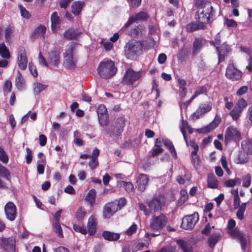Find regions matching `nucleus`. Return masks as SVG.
I'll use <instances>...</instances> for the list:
<instances>
[{
    "mask_svg": "<svg viewBox=\"0 0 252 252\" xmlns=\"http://www.w3.org/2000/svg\"><path fill=\"white\" fill-rule=\"evenodd\" d=\"M117 70L115 63L108 59H105L100 62L97 68L99 75L104 79L113 77L116 74Z\"/></svg>",
    "mask_w": 252,
    "mask_h": 252,
    "instance_id": "obj_1",
    "label": "nucleus"
},
{
    "mask_svg": "<svg viewBox=\"0 0 252 252\" xmlns=\"http://www.w3.org/2000/svg\"><path fill=\"white\" fill-rule=\"evenodd\" d=\"M126 125V119L124 116L116 118L106 128V132L110 137L119 138L124 132Z\"/></svg>",
    "mask_w": 252,
    "mask_h": 252,
    "instance_id": "obj_2",
    "label": "nucleus"
},
{
    "mask_svg": "<svg viewBox=\"0 0 252 252\" xmlns=\"http://www.w3.org/2000/svg\"><path fill=\"white\" fill-rule=\"evenodd\" d=\"M145 72L143 70L135 71L131 68L126 69L123 78L122 83L124 85L131 86L136 85L137 82L140 80L144 75Z\"/></svg>",
    "mask_w": 252,
    "mask_h": 252,
    "instance_id": "obj_3",
    "label": "nucleus"
},
{
    "mask_svg": "<svg viewBox=\"0 0 252 252\" xmlns=\"http://www.w3.org/2000/svg\"><path fill=\"white\" fill-rule=\"evenodd\" d=\"M142 41L132 40L129 41L126 46L125 54L127 59L134 60L138 52L142 50L143 44Z\"/></svg>",
    "mask_w": 252,
    "mask_h": 252,
    "instance_id": "obj_4",
    "label": "nucleus"
},
{
    "mask_svg": "<svg viewBox=\"0 0 252 252\" xmlns=\"http://www.w3.org/2000/svg\"><path fill=\"white\" fill-rule=\"evenodd\" d=\"M75 46V43H70L63 54V63L65 67L67 69H74L76 67L73 59V52Z\"/></svg>",
    "mask_w": 252,
    "mask_h": 252,
    "instance_id": "obj_5",
    "label": "nucleus"
},
{
    "mask_svg": "<svg viewBox=\"0 0 252 252\" xmlns=\"http://www.w3.org/2000/svg\"><path fill=\"white\" fill-rule=\"evenodd\" d=\"M167 220V218L163 214L154 216L150 220L149 228L151 230L159 232L165 226Z\"/></svg>",
    "mask_w": 252,
    "mask_h": 252,
    "instance_id": "obj_6",
    "label": "nucleus"
},
{
    "mask_svg": "<svg viewBox=\"0 0 252 252\" xmlns=\"http://www.w3.org/2000/svg\"><path fill=\"white\" fill-rule=\"evenodd\" d=\"M214 13L213 6L209 4L207 9L203 10L201 12L198 11L196 12L195 19L202 26L201 28H205V24L210 22V19L212 18Z\"/></svg>",
    "mask_w": 252,
    "mask_h": 252,
    "instance_id": "obj_7",
    "label": "nucleus"
},
{
    "mask_svg": "<svg viewBox=\"0 0 252 252\" xmlns=\"http://www.w3.org/2000/svg\"><path fill=\"white\" fill-rule=\"evenodd\" d=\"M225 75L228 79L232 81H236L241 79L243 73L235 67L233 63H230L226 67Z\"/></svg>",
    "mask_w": 252,
    "mask_h": 252,
    "instance_id": "obj_8",
    "label": "nucleus"
},
{
    "mask_svg": "<svg viewBox=\"0 0 252 252\" xmlns=\"http://www.w3.org/2000/svg\"><path fill=\"white\" fill-rule=\"evenodd\" d=\"M199 220L198 213L195 212L192 215L187 216L182 219L181 227L186 230H191Z\"/></svg>",
    "mask_w": 252,
    "mask_h": 252,
    "instance_id": "obj_9",
    "label": "nucleus"
},
{
    "mask_svg": "<svg viewBox=\"0 0 252 252\" xmlns=\"http://www.w3.org/2000/svg\"><path fill=\"white\" fill-rule=\"evenodd\" d=\"M229 234L233 239L239 240L242 249L245 251L247 245V242L249 240L248 236H246L237 228H234L230 231Z\"/></svg>",
    "mask_w": 252,
    "mask_h": 252,
    "instance_id": "obj_10",
    "label": "nucleus"
},
{
    "mask_svg": "<svg viewBox=\"0 0 252 252\" xmlns=\"http://www.w3.org/2000/svg\"><path fill=\"white\" fill-rule=\"evenodd\" d=\"M221 122L220 117L216 114L212 122L206 126L196 129V131L199 133H208L216 128Z\"/></svg>",
    "mask_w": 252,
    "mask_h": 252,
    "instance_id": "obj_11",
    "label": "nucleus"
},
{
    "mask_svg": "<svg viewBox=\"0 0 252 252\" xmlns=\"http://www.w3.org/2000/svg\"><path fill=\"white\" fill-rule=\"evenodd\" d=\"M164 198L161 195H158L154 197L151 201L148 203V205L151 210L154 212L161 210L163 204H164Z\"/></svg>",
    "mask_w": 252,
    "mask_h": 252,
    "instance_id": "obj_12",
    "label": "nucleus"
},
{
    "mask_svg": "<svg viewBox=\"0 0 252 252\" xmlns=\"http://www.w3.org/2000/svg\"><path fill=\"white\" fill-rule=\"evenodd\" d=\"M18 64L19 67L23 70L26 69L28 63V59L26 55L25 48L21 46L18 48Z\"/></svg>",
    "mask_w": 252,
    "mask_h": 252,
    "instance_id": "obj_13",
    "label": "nucleus"
},
{
    "mask_svg": "<svg viewBox=\"0 0 252 252\" xmlns=\"http://www.w3.org/2000/svg\"><path fill=\"white\" fill-rule=\"evenodd\" d=\"M148 18L149 15L147 12L141 11L136 13L135 16H130L123 28H127L137 21H146Z\"/></svg>",
    "mask_w": 252,
    "mask_h": 252,
    "instance_id": "obj_14",
    "label": "nucleus"
},
{
    "mask_svg": "<svg viewBox=\"0 0 252 252\" xmlns=\"http://www.w3.org/2000/svg\"><path fill=\"white\" fill-rule=\"evenodd\" d=\"M4 210L7 219L13 221L17 216V208L15 204L12 202H8L5 205Z\"/></svg>",
    "mask_w": 252,
    "mask_h": 252,
    "instance_id": "obj_15",
    "label": "nucleus"
},
{
    "mask_svg": "<svg viewBox=\"0 0 252 252\" xmlns=\"http://www.w3.org/2000/svg\"><path fill=\"white\" fill-rule=\"evenodd\" d=\"M48 60L52 65L57 66L60 62V50L55 48L48 54Z\"/></svg>",
    "mask_w": 252,
    "mask_h": 252,
    "instance_id": "obj_16",
    "label": "nucleus"
},
{
    "mask_svg": "<svg viewBox=\"0 0 252 252\" xmlns=\"http://www.w3.org/2000/svg\"><path fill=\"white\" fill-rule=\"evenodd\" d=\"M231 51L230 46L226 43H222L220 46V47L217 48L219 63L224 61L225 57L228 56Z\"/></svg>",
    "mask_w": 252,
    "mask_h": 252,
    "instance_id": "obj_17",
    "label": "nucleus"
},
{
    "mask_svg": "<svg viewBox=\"0 0 252 252\" xmlns=\"http://www.w3.org/2000/svg\"><path fill=\"white\" fill-rule=\"evenodd\" d=\"M118 211V206L113 202L106 204L103 210V216L105 219L110 218Z\"/></svg>",
    "mask_w": 252,
    "mask_h": 252,
    "instance_id": "obj_18",
    "label": "nucleus"
},
{
    "mask_svg": "<svg viewBox=\"0 0 252 252\" xmlns=\"http://www.w3.org/2000/svg\"><path fill=\"white\" fill-rule=\"evenodd\" d=\"M240 136V132L235 128L232 126L228 127L224 134L225 141L229 142L232 141H235Z\"/></svg>",
    "mask_w": 252,
    "mask_h": 252,
    "instance_id": "obj_19",
    "label": "nucleus"
},
{
    "mask_svg": "<svg viewBox=\"0 0 252 252\" xmlns=\"http://www.w3.org/2000/svg\"><path fill=\"white\" fill-rule=\"evenodd\" d=\"M15 240L12 238L0 239V246L7 252L13 251L15 249Z\"/></svg>",
    "mask_w": 252,
    "mask_h": 252,
    "instance_id": "obj_20",
    "label": "nucleus"
},
{
    "mask_svg": "<svg viewBox=\"0 0 252 252\" xmlns=\"http://www.w3.org/2000/svg\"><path fill=\"white\" fill-rule=\"evenodd\" d=\"M149 181V178L147 175L145 174H140L137 177L136 181L138 190L140 192L144 191L148 184Z\"/></svg>",
    "mask_w": 252,
    "mask_h": 252,
    "instance_id": "obj_21",
    "label": "nucleus"
},
{
    "mask_svg": "<svg viewBox=\"0 0 252 252\" xmlns=\"http://www.w3.org/2000/svg\"><path fill=\"white\" fill-rule=\"evenodd\" d=\"M46 31V27L44 25H40L35 28L33 31L32 32L30 38L33 40L36 39L39 36H41L43 38H44Z\"/></svg>",
    "mask_w": 252,
    "mask_h": 252,
    "instance_id": "obj_22",
    "label": "nucleus"
},
{
    "mask_svg": "<svg viewBox=\"0 0 252 252\" xmlns=\"http://www.w3.org/2000/svg\"><path fill=\"white\" fill-rule=\"evenodd\" d=\"M206 40L201 37L195 38L192 44V55L195 56L199 54Z\"/></svg>",
    "mask_w": 252,
    "mask_h": 252,
    "instance_id": "obj_23",
    "label": "nucleus"
},
{
    "mask_svg": "<svg viewBox=\"0 0 252 252\" xmlns=\"http://www.w3.org/2000/svg\"><path fill=\"white\" fill-rule=\"evenodd\" d=\"M101 235L104 240L112 242L118 241L120 238L121 234L120 233L104 230L102 231Z\"/></svg>",
    "mask_w": 252,
    "mask_h": 252,
    "instance_id": "obj_24",
    "label": "nucleus"
},
{
    "mask_svg": "<svg viewBox=\"0 0 252 252\" xmlns=\"http://www.w3.org/2000/svg\"><path fill=\"white\" fill-rule=\"evenodd\" d=\"M80 33L77 29L70 28L63 32V36L68 40L76 39Z\"/></svg>",
    "mask_w": 252,
    "mask_h": 252,
    "instance_id": "obj_25",
    "label": "nucleus"
},
{
    "mask_svg": "<svg viewBox=\"0 0 252 252\" xmlns=\"http://www.w3.org/2000/svg\"><path fill=\"white\" fill-rule=\"evenodd\" d=\"M85 5V2L82 1H74L71 5V12L75 16H78L80 14L83 6Z\"/></svg>",
    "mask_w": 252,
    "mask_h": 252,
    "instance_id": "obj_26",
    "label": "nucleus"
},
{
    "mask_svg": "<svg viewBox=\"0 0 252 252\" xmlns=\"http://www.w3.org/2000/svg\"><path fill=\"white\" fill-rule=\"evenodd\" d=\"M51 29L55 32L57 31V27L61 23V19L58 16L57 11H54L51 15Z\"/></svg>",
    "mask_w": 252,
    "mask_h": 252,
    "instance_id": "obj_27",
    "label": "nucleus"
},
{
    "mask_svg": "<svg viewBox=\"0 0 252 252\" xmlns=\"http://www.w3.org/2000/svg\"><path fill=\"white\" fill-rule=\"evenodd\" d=\"M96 225L95 219L93 216H90L87 223L88 233L90 235H93L95 234L96 229Z\"/></svg>",
    "mask_w": 252,
    "mask_h": 252,
    "instance_id": "obj_28",
    "label": "nucleus"
},
{
    "mask_svg": "<svg viewBox=\"0 0 252 252\" xmlns=\"http://www.w3.org/2000/svg\"><path fill=\"white\" fill-rule=\"evenodd\" d=\"M219 183L214 174H209L207 177V187L211 189H217Z\"/></svg>",
    "mask_w": 252,
    "mask_h": 252,
    "instance_id": "obj_29",
    "label": "nucleus"
},
{
    "mask_svg": "<svg viewBox=\"0 0 252 252\" xmlns=\"http://www.w3.org/2000/svg\"><path fill=\"white\" fill-rule=\"evenodd\" d=\"M177 244L178 245L179 247L182 250L183 252H192V246L183 240L179 239L177 240Z\"/></svg>",
    "mask_w": 252,
    "mask_h": 252,
    "instance_id": "obj_30",
    "label": "nucleus"
},
{
    "mask_svg": "<svg viewBox=\"0 0 252 252\" xmlns=\"http://www.w3.org/2000/svg\"><path fill=\"white\" fill-rule=\"evenodd\" d=\"M220 235L219 233L212 234L209 237L208 244L210 248H214L216 244L219 241L220 238Z\"/></svg>",
    "mask_w": 252,
    "mask_h": 252,
    "instance_id": "obj_31",
    "label": "nucleus"
},
{
    "mask_svg": "<svg viewBox=\"0 0 252 252\" xmlns=\"http://www.w3.org/2000/svg\"><path fill=\"white\" fill-rule=\"evenodd\" d=\"M15 86L19 90L23 89L25 86V81L19 71H18V75L15 79Z\"/></svg>",
    "mask_w": 252,
    "mask_h": 252,
    "instance_id": "obj_32",
    "label": "nucleus"
},
{
    "mask_svg": "<svg viewBox=\"0 0 252 252\" xmlns=\"http://www.w3.org/2000/svg\"><path fill=\"white\" fill-rule=\"evenodd\" d=\"M201 27L202 26L200 24V23H196L194 22H193L188 24L187 25L186 30L187 32H191L195 31L198 30H203L205 29L204 28H201Z\"/></svg>",
    "mask_w": 252,
    "mask_h": 252,
    "instance_id": "obj_33",
    "label": "nucleus"
},
{
    "mask_svg": "<svg viewBox=\"0 0 252 252\" xmlns=\"http://www.w3.org/2000/svg\"><path fill=\"white\" fill-rule=\"evenodd\" d=\"M96 197V191L94 189H93L89 190L88 192L86 200L87 201L91 206H93L95 202Z\"/></svg>",
    "mask_w": 252,
    "mask_h": 252,
    "instance_id": "obj_34",
    "label": "nucleus"
},
{
    "mask_svg": "<svg viewBox=\"0 0 252 252\" xmlns=\"http://www.w3.org/2000/svg\"><path fill=\"white\" fill-rule=\"evenodd\" d=\"M0 55L4 59H9L10 57V52L4 42L0 43Z\"/></svg>",
    "mask_w": 252,
    "mask_h": 252,
    "instance_id": "obj_35",
    "label": "nucleus"
},
{
    "mask_svg": "<svg viewBox=\"0 0 252 252\" xmlns=\"http://www.w3.org/2000/svg\"><path fill=\"white\" fill-rule=\"evenodd\" d=\"M163 143H164V146L166 147V148L171 153L173 157L174 158H177V153H176V150H175V149L174 148L173 143L171 141H170L168 139H165Z\"/></svg>",
    "mask_w": 252,
    "mask_h": 252,
    "instance_id": "obj_36",
    "label": "nucleus"
},
{
    "mask_svg": "<svg viewBox=\"0 0 252 252\" xmlns=\"http://www.w3.org/2000/svg\"><path fill=\"white\" fill-rule=\"evenodd\" d=\"M178 83L181 91V95L182 97H185L187 93V89L186 88V81L183 79L179 78L178 79Z\"/></svg>",
    "mask_w": 252,
    "mask_h": 252,
    "instance_id": "obj_37",
    "label": "nucleus"
},
{
    "mask_svg": "<svg viewBox=\"0 0 252 252\" xmlns=\"http://www.w3.org/2000/svg\"><path fill=\"white\" fill-rule=\"evenodd\" d=\"M86 211L83 206L79 207L75 214V218L78 220H82L86 215Z\"/></svg>",
    "mask_w": 252,
    "mask_h": 252,
    "instance_id": "obj_38",
    "label": "nucleus"
},
{
    "mask_svg": "<svg viewBox=\"0 0 252 252\" xmlns=\"http://www.w3.org/2000/svg\"><path fill=\"white\" fill-rule=\"evenodd\" d=\"M119 185L121 186H123L128 192H131L134 189L133 185L131 182L122 181L119 182Z\"/></svg>",
    "mask_w": 252,
    "mask_h": 252,
    "instance_id": "obj_39",
    "label": "nucleus"
},
{
    "mask_svg": "<svg viewBox=\"0 0 252 252\" xmlns=\"http://www.w3.org/2000/svg\"><path fill=\"white\" fill-rule=\"evenodd\" d=\"M189 52L188 50L182 49L179 50L178 55V61L180 63H183L185 61L186 58L188 56Z\"/></svg>",
    "mask_w": 252,
    "mask_h": 252,
    "instance_id": "obj_40",
    "label": "nucleus"
},
{
    "mask_svg": "<svg viewBox=\"0 0 252 252\" xmlns=\"http://www.w3.org/2000/svg\"><path fill=\"white\" fill-rule=\"evenodd\" d=\"M192 162L193 164L194 167L196 169L200 168L201 165V159L200 157L197 155V153H195V155L191 154Z\"/></svg>",
    "mask_w": 252,
    "mask_h": 252,
    "instance_id": "obj_41",
    "label": "nucleus"
},
{
    "mask_svg": "<svg viewBox=\"0 0 252 252\" xmlns=\"http://www.w3.org/2000/svg\"><path fill=\"white\" fill-rule=\"evenodd\" d=\"M242 112V111L239 108L234 106L233 109L230 112L229 114L232 117L233 120L236 121L239 118Z\"/></svg>",
    "mask_w": 252,
    "mask_h": 252,
    "instance_id": "obj_42",
    "label": "nucleus"
},
{
    "mask_svg": "<svg viewBox=\"0 0 252 252\" xmlns=\"http://www.w3.org/2000/svg\"><path fill=\"white\" fill-rule=\"evenodd\" d=\"M158 138L156 139L155 142V147L157 148L154 149L152 152L153 157L157 156L163 152V149L161 148L160 145L158 144Z\"/></svg>",
    "mask_w": 252,
    "mask_h": 252,
    "instance_id": "obj_43",
    "label": "nucleus"
},
{
    "mask_svg": "<svg viewBox=\"0 0 252 252\" xmlns=\"http://www.w3.org/2000/svg\"><path fill=\"white\" fill-rule=\"evenodd\" d=\"M47 86V85L42 84L40 83H35L34 84V92L36 94H38L41 91L45 90Z\"/></svg>",
    "mask_w": 252,
    "mask_h": 252,
    "instance_id": "obj_44",
    "label": "nucleus"
},
{
    "mask_svg": "<svg viewBox=\"0 0 252 252\" xmlns=\"http://www.w3.org/2000/svg\"><path fill=\"white\" fill-rule=\"evenodd\" d=\"M53 227L55 232L58 234L59 237L60 238H63V235L60 222H55L53 224Z\"/></svg>",
    "mask_w": 252,
    "mask_h": 252,
    "instance_id": "obj_45",
    "label": "nucleus"
},
{
    "mask_svg": "<svg viewBox=\"0 0 252 252\" xmlns=\"http://www.w3.org/2000/svg\"><path fill=\"white\" fill-rule=\"evenodd\" d=\"M0 176L4 177L6 179L9 180L10 176V173L9 170L4 166L0 164Z\"/></svg>",
    "mask_w": 252,
    "mask_h": 252,
    "instance_id": "obj_46",
    "label": "nucleus"
},
{
    "mask_svg": "<svg viewBox=\"0 0 252 252\" xmlns=\"http://www.w3.org/2000/svg\"><path fill=\"white\" fill-rule=\"evenodd\" d=\"M9 160V158L4 149L0 146V161L6 164Z\"/></svg>",
    "mask_w": 252,
    "mask_h": 252,
    "instance_id": "obj_47",
    "label": "nucleus"
},
{
    "mask_svg": "<svg viewBox=\"0 0 252 252\" xmlns=\"http://www.w3.org/2000/svg\"><path fill=\"white\" fill-rule=\"evenodd\" d=\"M247 102L246 100L242 98L238 101L235 106L243 111V109L247 107Z\"/></svg>",
    "mask_w": 252,
    "mask_h": 252,
    "instance_id": "obj_48",
    "label": "nucleus"
},
{
    "mask_svg": "<svg viewBox=\"0 0 252 252\" xmlns=\"http://www.w3.org/2000/svg\"><path fill=\"white\" fill-rule=\"evenodd\" d=\"M98 116L107 115V110L105 106L103 104L99 105L97 109Z\"/></svg>",
    "mask_w": 252,
    "mask_h": 252,
    "instance_id": "obj_49",
    "label": "nucleus"
},
{
    "mask_svg": "<svg viewBox=\"0 0 252 252\" xmlns=\"http://www.w3.org/2000/svg\"><path fill=\"white\" fill-rule=\"evenodd\" d=\"M19 8L20 10L21 16L23 18L26 19H29L31 18V14L24 7H23L22 5H20Z\"/></svg>",
    "mask_w": 252,
    "mask_h": 252,
    "instance_id": "obj_50",
    "label": "nucleus"
},
{
    "mask_svg": "<svg viewBox=\"0 0 252 252\" xmlns=\"http://www.w3.org/2000/svg\"><path fill=\"white\" fill-rule=\"evenodd\" d=\"M137 229V225L135 223H133L125 232V233L128 236H131L134 234Z\"/></svg>",
    "mask_w": 252,
    "mask_h": 252,
    "instance_id": "obj_51",
    "label": "nucleus"
},
{
    "mask_svg": "<svg viewBox=\"0 0 252 252\" xmlns=\"http://www.w3.org/2000/svg\"><path fill=\"white\" fill-rule=\"evenodd\" d=\"M73 228L75 231L80 233L82 234H86L87 233V230L85 227L81 226L78 224H74L73 225Z\"/></svg>",
    "mask_w": 252,
    "mask_h": 252,
    "instance_id": "obj_52",
    "label": "nucleus"
},
{
    "mask_svg": "<svg viewBox=\"0 0 252 252\" xmlns=\"http://www.w3.org/2000/svg\"><path fill=\"white\" fill-rule=\"evenodd\" d=\"M198 108L204 115V114L211 111L212 109V105L210 102L207 104H204L203 105L200 106Z\"/></svg>",
    "mask_w": 252,
    "mask_h": 252,
    "instance_id": "obj_53",
    "label": "nucleus"
},
{
    "mask_svg": "<svg viewBox=\"0 0 252 252\" xmlns=\"http://www.w3.org/2000/svg\"><path fill=\"white\" fill-rule=\"evenodd\" d=\"M242 180L243 187L248 188L251 185V178L250 174L244 176L242 178Z\"/></svg>",
    "mask_w": 252,
    "mask_h": 252,
    "instance_id": "obj_54",
    "label": "nucleus"
},
{
    "mask_svg": "<svg viewBox=\"0 0 252 252\" xmlns=\"http://www.w3.org/2000/svg\"><path fill=\"white\" fill-rule=\"evenodd\" d=\"M29 68L31 73L33 75V76L36 77L38 76L37 68L36 66L32 62H30L29 63Z\"/></svg>",
    "mask_w": 252,
    "mask_h": 252,
    "instance_id": "obj_55",
    "label": "nucleus"
},
{
    "mask_svg": "<svg viewBox=\"0 0 252 252\" xmlns=\"http://www.w3.org/2000/svg\"><path fill=\"white\" fill-rule=\"evenodd\" d=\"M180 201L182 203H185L188 199V194L186 189H182L180 191Z\"/></svg>",
    "mask_w": 252,
    "mask_h": 252,
    "instance_id": "obj_56",
    "label": "nucleus"
},
{
    "mask_svg": "<svg viewBox=\"0 0 252 252\" xmlns=\"http://www.w3.org/2000/svg\"><path fill=\"white\" fill-rule=\"evenodd\" d=\"M203 115V114H202V113L201 112V111H200V110L198 108L196 110V111L195 112H194L193 113H192L190 115V119L192 120H195L199 119Z\"/></svg>",
    "mask_w": 252,
    "mask_h": 252,
    "instance_id": "obj_57",
    "label": "nucleus"
},
{
    "mask_svg": "<svg viewBox=\"0 0 252 252\" xmlns=\"http://www.w3.org/2000/svg\"><path fill=\"white\" fill-rule=\"evenodd\" d=\"M240 199L239 196L238 190L237 189L235 190V194L234 195V196L233 206H234V209H236V208H238V207L240 205Z\"/></svg>",
    "mask_w": 252,
    "mask_h": 252,
    "instance_id": "obj_58",
    "label": "nucleus"
},
{
    "mask_svg": "<svg viewBox=\"0 0 252 252\" xmlns=\"http://www.w3.org/2000/svg\"><path fill=\"white\" fill-rule=\"evenodd\" d=\"M207 92V88L205 86L200 87L197 90H196L193 94L194 97L196 98L198 95L206 94Z\"/></svg>",
    "mask_w": 252,
    "mask_h": 252,
    "instance_id": "obj_59",
    "label": "nucleus"
},
{
    "mask_svg": "<svg viewBox=\"0 0 252 252\" xmlns=\"http://www.w3.org/2000/svg\"><path fill=\"white\" fill-rule=\"evenodd\" d=\"M13 27L9 26L5 30V38L6 40H9L11 38L13 31Z\"/></svg>",
    "mask_w": 252,
    "mask_h": 252,
    "instance_id": "obj_60",
    "label": "nucleus"
},
{
    "mask_svg": "<svg viewBox=\"0 0 252 252\" xmlns=\"http://www.w3.org/2000/svg\"><path fill=\"white\" fill-rule=\"evenodd\" d=\"M99 165L98 159L91 158L89 162V166L92 170L95 169Z\"/></svg>",
    "mask_w": 252,
    "mask_h": 252,
    "instance_id": "obj_61",
    "label": "nucleus"
},
{
    "mask_svg": "<svg viewBox=\"0 0 252 252\" xmlns=\"http://www.w3.org/2000/svg\"><path fill=\"white\" fill-rule=\"evenodd\" d=\"M238 161L239 163L243 164L246 163L248 159L245 153H240L238 157Z\"/></svg>",
    "mask_w": 252,
    "mask_h": 252,
    "instance_id": "obj_62",
    "label": "nucleus"
},
{
    "mask_svg": "<svg viewBox=\"0 0 252 252\" xmlns=\"http://www.w3.org/2000/svg\"><path fill=\"white\" fill-rule=\"evenodd\" d=\"M98 119L100 125L101 126H104L108 125L107 115L98 116Z\"/></svg>",
    "mask_w": 252,
    "mask_h": 252,
    "instance_id": "obj_63",
    "label": "nucleus"
},
{
    "mask_svg": "<svg viewBox=\"0 0 252 252\" xmlns=\"http://www.w3.org/2000/svg\"><path fill=\"white\" fill-rule=\"evenodd\" d=\"M224 24L228 27H236L237 25L236 22L233 19H225Z\"/></svg>",
    "mask_w": 252,
    "mask_h": 252,
    "instance_id": "obj_64",
    "label": "nucleus"
}]
</instances>
